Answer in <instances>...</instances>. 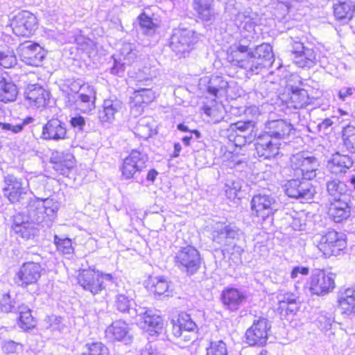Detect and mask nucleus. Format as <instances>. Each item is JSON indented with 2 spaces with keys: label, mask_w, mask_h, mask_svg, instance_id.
I'll list each match as a JSON object with an SVG mask.
<instances>
[{
  "label": "nucleus",
  "mask_w": 355,
  "mask_h": 355,
  "mask_svg": "<svg viewBox=\"0 0 355 355\" xmlns=\"http://www.w3.org/2000/svg\"><path fill=\"white\" fill-rule=\"evenodd\" d=\"M59 207V203L52 198H33L29 200L26 213L33 223L50 228L57 218Z\"/></svg>",
  "instance_id": "obj_1"
},
{
  "label": "nucleus",
  "mask_w": 355,
  "mask_h": 355,
  "mask_svg": "<svg viewBox=\"0 0 355 355\" xmlns=\"http://www.w3.org/2000/svg\"><path fill=\"white\" fill-rule=\"evenodd\" d=\"M274 60L272 49L270 45L263 43L257 46L247 54V60H240L241 68L248 74L258 73L259 71L270 66Z\"/></svg>",
  "instance_id": "obj_2"
},
{
  "label": "nucleus",
  "mask_w": 355,
  "mask_h": 355,
  "mask_svg": "<svg viewBox=\"0 0 355 355\" xmlns=\"http://www.w3.org/2000/svg\"><path fill=\"white\" fill-rule=\"evenodd\" d=\"M78 282L85 291L90 292L94 295L113 284L118 288L120 287L111 274L99 273L94 270H83L78 275Z\"/></svg>",
  "instance_id": "obj_3"
},
{
  "label": "nucleus",
  "mask_w": 355,
  "mask_h": 355,
  "mask_svg": "<svg viewBox=\"0 0 355 355\" xmlns=\"http://www.w3.org/2000/svg\"><path fill=\"white\" fill-rule=\"evenodd\" d=\"M198 326L191 315L181 313L176 322L173 320L172 334L182 347H186L197 338Z\"/></svg>",
  "instance_id": "obj_4"
},
{
  "label": "nucleus",
  "mask_w": 355,
  "mask_h": 355,
  "mask_svg": "<svg viewBox=\"0 0 355 355\" xmlns=\"http://www.w3.org/2000/svg\"><path fill=\"white\" fill-rule=\"evenodd\" d=\"M253 215L262 220L272 216L281 207L277 198L269 192H263L254 195L250 202Z\"/></svg>",
  "instance_id": "obj_5"
},
{
  "label": "nucleus",
  "mask_w": 355,
  "mask_h": 355,
  "mask_svg": "<svg viewBox=\"0 0 355 355\" xmlns=\"http://www.w3.org/2000/svg\"><path fill=\"white\" fill-rule=\"evenodd\" d=\"M175 266L187 275L195 274L200 268L202 259L200 252L193 246L181 247L174 256Z\"/></svg>",
  "instance_id": "obj_6"
},
{
  "label": "nucleus",
  "mask_w": 355,
  "mask_h": 355,
  "mask_svg": "<svg viewBox=\"0 0 355 355\" xmlns=\"http://www.w3.org/2000/svg\"><path fill=\"white\" fill-rule=\"evenodd\" d=\"M319 166L318 159L306 153H297L291 157V169L295 177L312 180L316 176Z\"/></svg>",
  "instance_id": "obj_7"
},
{
  "label": "nucleus",
  "mask_w": 355,
  "mask_h": 355,
  "mask_svg": "<svg viewBox=\"0 0 355 355\" xmlns=\"http://www.w3.org/2000/svg\"><path fill=\"white\" fill-rule=\"evenodd\" d=\"M241 231L234 224L216 223L211 229V239L218 248L228 251L236 240L239 238Z\"/></svg>",
  "instance_id": "obj_8"
},
{
  "label": "nucleus",
  "mask_w": 355,
  "mask_h": 355,
  "mask_svg": "<svg viewBox=\"0 0 355 355\" xmlns=\"http://www.w3.org/2000/svg\"><path fill=\"white\" fill-rule=\"evenodd\" d=\"M148 155L143 150H132L123 161L120 168L122 178L128 180L137 179L138 175L146 168Z\"/></svg>",
  "instance_id": "obj_9"
},
{
  "label": "nucleus",
  "mask_w": 355,
  "mask_h": 355,
  "mask_svg": "<svg viewBox=\"0 0 355 355\" xmlns=\"http://www.w3.org/2000/svg\"><path fill=\"white\" fill-rule=\"evenodd\" d=\"M291 51L293 62L301 68H311L318 62V50L305 46L299 37H291Z\"/></svg>",
  "instance_id": "obj_10"
},
{
  "label": "nucleus",
  "mask_w": 355,
  "mask_h": 355,
  "mask_svg": "<svg viewBox=\"0 0 355 355\" xmlns=\"http://www.w3.org/2000/svg\"><path fill=\"white\" fill-rule=\"evenodd\" d=\"M132 318H136L137 324L151 336L159 334L162 329V318L153 310L139 306L132 310Z\"/></svg>",
  "instance_id": "obj_11"
},
{
  "label": "nucleus",
  "mask_w": 355,
  "mask_h": 355,
  "mask_svg": "<svg viewBox=\"0 0 355 355\" xmlns=\"http://www.w3.org/2000/svg\"><path fill=\"white\" fill-rule=\"evenodd\" d=\"M285 193L291 198L309 200L315 193V188L309 180L296 177L287 180L283 186Z\"/></svg>",
  "instance_id": "obj_12"
},
{
  "label": "nucleus",
  "mask_w": 355,
  "mask_h": 355,
  "mask_svg": "<svg viewBox=\"0 0 355 355\" xmlns=\"http://www.w3.org/2000/svg\"><path fill=\"white\" fill-rule=\"evenodd\" d=\"M318 247L325 257L337 256L345 248L346 241L342 234L329 230L321 236Z\"/></svg>",
  "instance_id": "obj_13"
},
{
  "label": "nucleus",
  "mask_w": 355,
  "mask_h": 355,
  "mask_svg": "<svg viewBox=\"0 0 355 355\" xmlns=\"http://www.w3.org/2000/svg\"><path fill=\"white\" fill-rule=\"evenodd\" d=\"M196 43L193 31L187 28L174 29L171 37L170 47L180 56L189 53Z\"/></svg>",
  "instance_id": "obj_14"
},
{
  "label": "nucleus",
  "mask_w": 355,
  "mask_h": 355,
  "mask_svg": "<svg viewBox=\"0 0 355 355\" xmlns=\"http://www.w3.org/2000/svg\"><path fill=\"white\" fill-rule=\"evenodd\" d=\"M11 26L16 35L28 37L37 29V19L31 12L22 10L13 17Z\"/></svg>",
  "instance_id": "obj_15"
},
{
  "label": "nucleus",
  "mask_w": 355,
  "mask_h": 355,
  "mask_svg": "<svg viewBox=\"0 0 355 355\" xmlns=\"http://www.w3.org/2000/svg\"><path fill=\"white\" fill-rule=\"evenodd\" d=\"M43 268L38 263L27 261L24 263L16 272L15 283L21 288L36 284L41 277Z\"/></svg>",
  "instance_id": "obj_16"
},
{
  "label": "nucleus",
  "mask_w": 355,
  "mask_h": 355,
  "mask_svg": "<svg viewBox=\"0 0 355 355\" xmlns=\"http://www.w3.org/2000/svg\"><path fill=\"white\" fill-rule=\"evenodd\" d=\"M270 324L268 320L259 318L254 320L252 326L245 332V340L250 346H263L268 340Z\"/></svg>",
  "instance_id": "obj_17"
},
{
  "label": "nucleus",
  "mask_w": 355,
  "mask_h": 355,
  "mask_svg": "<svg viewBox=\"0 0 355 355\" xmlns=\"http://www.w3.org/2000/svg\"><path fill=\"white\" fill-rule=\"evenodd\" d=\"M20 60L27 65L40 66L45 57L42 47L37 43L26 41L17 48Z\"/></svg>",
  "instance_id": "obj_18"
},
{
  "label": "nucleus",
  "mask_w": 355,
  "mask_h": 355,
  "mask_svg": "<svg viewBox=\"0 0 355 355\" xmlns=\"http://www.w3.org/2000/svg\"><path fill=\"white\" fill-rule=\"evenodd\" d=\"M6 187L3 188V193L12 203L20 202L24 198L28 192V181L17 178L13 175L5 177Z\"/></svg>",
  "instance_id": "obj_19"
},
{
  "label": "nucleus",
  "mask_w": 355,
  "mask_h": 355,
  "mask_svg": "<svg viewBox=\"0 0 355 355\" xmlns=\"http://www.w3.org/2000/svg\"><path fill=\"white\" fill-rule=\"evenodd\" d=\"M335 276L323 270L313 272L311 277L310 290L312 293L322 295L331 292L335 288Z\"/></svg>",
  "instance_id": "obj_20"
},
{
  "label": "nucleus",
  "mask_w": 355,
  "mask_h": 355,
  "mask_svg": "<svg viewBox=\"0 0 355 355\" xmlns=\"http://www.w3.org/2000/svg\"><path fill=\"white\" fill-rule=\"evenodd\" d=\"M247 299L246 292L234 287H226L220 293V301L225 310L238 311Z\"/></svg>",
  "instance_id": "obj_21"
},
{
  "label": "nucleus",
  "mask_w": 355,
  "mask_h": 355,
  "mask_svg": "<svg viewBox=\"0 0 355 355\" xmlns=\"http://www.w3.org/2000/svg\"><path fill=\"white\" fill-rule=\"evenodd\" d=\"M96 92L92 85H85L82 91L68 97V102L79 107L83 112H89L95 107Z\"/></svg>",
  "instance_id": "obj_22"
},
{
  "label": "nucleus",
  "mask_w": 355,
  "mask_h": 355,
  "mask_svg": "<svg viewBox=\"0 0 355 355\" xmlns=\"http://www.w3.org/2000/svg\"><path fill=\"white\" fill-rule=\"evenodd\" d=\"M26 104L33 109L44 107L49 100V92L39 84H30L24 91Z\"/></svg>",
  "instance_id": "obj_23"
},
{
  "label": "nucleus",
  "mask_w": 355,
  "mask_h": 355,
  "mask_svg": "<svg viewBox=\"0 0 355 355\" xmlns=\"http://www.w3.org/2000/svg\"><path fill=\"white\" fill-rule=\"evenodd\" d=\"M255 150L259 158L270 159L279 154V144L263 132L257 138Z\"/></svg>",
  "instance_id": "obj_24"
},
{
  "label": "nucleus",
  "mask_w": 355,
  "mask_h": 355,
  "mask_svg": "<svg viewBox=\"0 0 355 355\" xmlns=\"http://www.w3.org/2000/svg\"><path fill=\"white\" fill-rule=\"evenodd\" d=\"M192 8L193 15L203 23L211 24L218 15L214 0H192Z\"/></svg>",
  "instance_id": "obj_25"
},
{
  "label": "nucleus",
  "mask_w": 355,
  "mask_h": 355,
  "mask_svg": "<svg viewBox=\"0 0 355 355\" xmlns=\"http://www.w3.org/2000/svg\"><path fill=\"white\" fill-rule=\"evenodd\" d=\"M244 35L243 38L236 40L227 49V60L233 65L241 68L240 60H247V54L253 51L250 48L251 42Z\"/></svg>",
  "instance_id": "obj_26"
},
{
  "label": "nucleus",
  "mask_w": 355,
  "mask_h": 355,
  "mask_svg": "<svg viewBox=\"0 0 355 355\" xmlns=\"http://www.w3.org/2000/svg\"><path fill=\"white\" fill-rule=\"evenodd\" d=\"M122 101L116 97L105 99L98 117L103 126H109L115 120V115L122 109Z\"/></svg>",
  "instance_id": "obj_27"
},
{
  "label": "nucleus",
  "mask_w": 355,
  "mask_h": 355,
  "mask_svg": "<svg viewBox=\"0 0 355 355\" xmlns=\"http://www.w3.org/2000/svg\"><path fill=\"white\" fill-rule=\"evenodd\" d=\"M67 135L65 123L58 119L53 118L43 125L40 137L46 141H58L67 138Z\"/></svg>",
  "instance_id": "obj_28"
},
{
  "label": "nucleus",
  "mask_w": 355,
  "mask_h": 355,
  "mask_svg": "<svg viewBox=\"0 0 355 355\" xmlns=\"http://www.w3.org/2000/svg\"><path fill=\"white\" fill-rule=\"evenodd\" d=\"M199 85L214 97L223 96L228 88L227 81L221 76L211 75L200 79Z\"/></svg>",
  "instance_id": "obj_29"
},
{
  "label": "nucleus",
  "mask_w": 355,
  "mask_h": 355,
  "mask_svg": "<svg viewBox=\"0 0 355 355\" xmlns=\"http://www.w3.org/2000/svg\"><path fill=\"white\" fill-rule=\"evenodd\" d=\"M326 189L329 202L350 199V190L347 184L337 178L327 180Z\"/></svg>",
  "instance_id": "obj_30"
},
{
  "label": "nucleus",
  "mask_w": 355,
  "mask_h": 355,
  "mask_svg": "<svg viewBox=\"0 0 355 355\" xmlns=\"http://www.w3.org/2000/svg\"><path fill=\"white\" fill-rule=\"evenodd\" d=\"M280 98L288 107L295 109L302 108L310 103L306 90L293 87L288 89V93L283 94Z\"/></svg>",
  "instance_id": "obj_31"
},
{
  "label": "nucleus",
  "mask_w": 355,
  "mask_h": 355,
  "mask_svg": "<svg viewBox=\"0 0 355 355\" xmlns=\"http://www.w3.org/2000/svg\"><path fill=\"white\" fill-rule=\"evenodd\" d=\"M294 130L293 125L284 119L271 120L266 123L264 132L280 140L286 138Z\"/></svg>",
  "instance_id": "obj_32"
},
{
  "label": "nucleus",
  "mask_w": 355,
  "mask_h": 355,
  "mask_svg": "<svg viewBox=\"0 0 355 355\" xmlns=\"http://www.w3.org/2000/svg\"><path fill=\"white\" fill-rule=\"evenodd\" d=\"M105 334L110 339L122 341L125 344L131 342L132 338L128 324L121 320L113 322L107 328Z\"/></svg>",
  "instance_id": "obj_33"
},
{
  "label": "nucleus",
  "mask_w": 355,
  "mask_h": 355,
  "mask_svg": "<svg viewBox=\"0 0 355 355\" xmlns=\"http://www.w3.org/2000/svg\"><path fill=\"white\" fill-rule=\"evenodd\" d=\"M329 214L336 223L347 220L351 215L350 199L330 202Z\"/></svg>",
  "instance_id": "obj_34"
},
{
  "label": "nucleus",
  "mask_w": 355,
  "mask_h": 355,
  "mask_svg": "<svg viewBox=\"0 0 355 355\" xmlns=\"http://www.w3.org/2000/svg\"><path fill=\"white\" fill-rule=\"evenodd\" d=\"M203 114L207 120L210 123H218L224 119L225 116V109L220 102L213 100L207 102L202 107Z\"/></svg>",
  "instance_id": "obj_35"
},
{
  "label": "nucleus",
  "mask_w": 355,
  "mask_h": 355,
  "mask_svg": "<svg viewBox=\"0 0 355 355\" xmlns=\"http://www.w3.org/2000/svg\"><path fill=\"white\" fill-rule=\"evenodd\" d=\"M352 164L353 162L349 156L336 153L332 155L331 159L328 162L327 168L331 173L338 175L345 173Z\"/></svg>",
  "instance_id": "obj_36"
},
{
  "label": "nucleus",
  "mask_w": 355,
  "mask_h": 355,
  "mask_svg": "<svg viewBox=\"0 0 355 355\" xmlns=\"http://www.w3.org/2000/svg\"><path fill=\"white\" fill-rule=\"evenodd\" d=\"M338 302L343 313L349 315L353 313L355 311V290L348 288L340 291L338 294Z\"/></svg>",
  "instance_id": "obj_37"
},
{
  "label": "nucleus",
  "mask_w": 355,
  "mask_h": 355,
  "mask_svg": "<svg viewBox=\"0 0 355 355\" xmlns=\"http://www.w3.org/2000/svg\"><path fill=\"white\" fill-rule=\"evenodd\" d=\"M138 19L139 30L143 35L148 37H154L156 36L159 28L157 19L150 17L144 12L138 17Z\"/></svg>",
  "instance_id": "obj_38"
},
{
  "label": "nucleus",
  "mask_w": 355,
  "mask_h": 355,
  "mask_svg": "<svg viewBox=\"0 0 355 355\" xmlns=\"http://www.w3.org/2000/svg\"><path fill=\"white\" fill-rule=\"evenodd\" d=\"M116 292L117 293L115 299L116 309L121 313H129L132 317V310H135L137 308H132L135 302L130 291H125V293H123L118 288L116 290Z\"/></svg>",
  "instance_id": "obj_39"
},
{
  "label": "nucleus",
  "mask_w": 355,
  "mask_h": 355,
  "mask_svg": "<svg viewBox=\"0 0 355 355\" xmlns=\"http://www.w3.org/2000/svg\"><path fill=\"white\" fill-rule=\"evenodd\" d=\"M355 10V5L351 0H340L334 5V14L338 20L351 19Z\"/></svg>",
  "instance_id": "obj_40"
},
{
  "label": "nucleus",
  "mask_w": 355,
  "mask_h": 355,
  "mask_svg": "<svg viewBox=\"0 0 355 355\" xmlns=\"http://www.w3.org/2000/svg\"><path fill=\"white\" fill-rule=\"evenodd\" d=\"M18 94L17 86L0 76V101L4 103L15 101Z\"/></svg>",
  "instance_id": "obj_41"
},
{
  "label": "nucleus",
  "mask_w": 355,
  "mask_h": 355,
  "mask_svg": "<svg viewBox=\"0 0 355 355\" xmlns=\"http://www.w3.org/2000/svg\"><path fill=\"white\" fill-rule=\"evenodd\" d=\"M145 87H137V89L135 91L132 103L135 106L148 104L155 99V93L152 90V88H146Z\"/></svg>",
  "instance_id": "obj_42"
},
{
  "label": "nucleus",
  "mask_w": 355,
  "mask_h": 355,
  "mask_svg": "<svg viewBox=\"0 0 355 355\" xmlns=\"http://www.w3.org/2000/svg\"><path fill=\"white\" fill-rule=\"evenodd\" d=\"M149 291L155 295H168V283L164 277H155L150 279L147 285Z\"/></svg>",
  "instance_id": "obj_43"
},
{
  "label": "nucleus",
  "mask_w": 355,
  "mask_h": 355,
  "mask_svg": "<svg viewBox=\"0 0 355 355\" xmlns=\"http://www.w3.org/2000/svg\"><path fill=\"white\" fill-rule=\"evenodd\" d=\"M17 312L19 313L18 325L21 329L28 331L35 327V321L31 315L30 309L24 304H21Z\"/></svg>",
  "instance_id": "obj_44"
},
{
  "label": "nucleus",
  "mask_w": 355,
  "mask_h": 355,
  "mask_svg": "<svg viewBox=\"0 0 355 355\" xmlns=\"http://www.w3.org/2000/svg\"><path fill=\"white\" fill-rule=\"evenodd\" d=\"M279 309L283 311H285L286 314L295 313L298 306L297 304V296L291 293L283 295L279 300Z\"/></svg>",
  "instance_id": "obj_45"
},
{
  "label": "nucleus",
  "mask_w": 355,
  "mask_h": 355,
  "mask_svg": "<svg viewBox=\"0 0 355 355\" xmlns=\"http://www.w3.org/2000/svg\"><path fill=\"white\" fill-rule=\"evenodd\" d=\"M155 133L153 127L150 125V119L148 118L141 119L134 130V134L136 137L145 140Z\"/></svg>",
  "instance_id": "obj_46"
},
{
  "label": "nucleus",
  "mask_w": 355,
  "mask_h": 355,
  "mask_svg": "<svg viewBox=\"0 0 355 355\" xmlns=\"http://www.w3.org/2000/svg\"><path fill=\"white\" fill-rule=\"evenodd\" d=\"M21 304L12 298L9 293H4L0 295V313H15Z\"/></svg>",
  "instance_id": "obj_47"
},
{
  "label": "nucleus",
  "mask_w": 355,
  "mask_h": 355,
  "mask_svg": "<svg viewBox=\"0 0 355 355\" xmlns=\"http://www.w3.org/2000/svg\"><path fill=\"white\" fill-rule=\"evenodd\" d=\"M53 159H55L54 161V169L63 175H68L70 169L74 166L73 157L69 154H67L64 159L62 157L58 159L53 157Z\"/></svg>",
  "instance_id": "obj_48"
},
{
  "label": "nucleus",
  "mask_w": 355,
  "mask_h": 355,
  "mask_svg": "<svg viewBox=\"0 0 355 355\" xmlns=\"http://www.w3.org/2000/svg\"><path fill=\"white\" fill-rule=\"evenodd\" d=\"M343 145L352 153H355V127L347 125L343 128Z\"/></svg>",
  "instance_id": "obj_49"
},
{
  "label": "nucleus",
  "mask_w": 355,
  "mask_h": 355,
  "mask_svg": "<svg viewBox=\"0 0 355 355\" xmlns=\"http://www.w3.org/2000/svg\"><path fill=\"white\" fill-rule=\"evenodd\" d=\"M234 24L240 30L251 33L254 29V22L252 17L245 12H239L236 15Z\"/></svg>",
  "instance_id": "obj_50"
},
{
  "label": "nucleus",
  "mask_w": 355,
  "mask_h": 355,
  "mask_svg": "<svg viewBox=\"0 0 355 355\" xmlns=\"http://www.w3.org/2000/svg\"><path fill=\"white\" fill-rule=\"evenodd\" d=\"M138 52L135 49V44L132 43H123L119 58H121L123 61H126L128 65L133 63L137 58Z\"/></svg>",
  "instance_id": "obj_51"
},
{
  "label": "nucleus",
  "mask_w": 355,
  "mask_h": 355,
  "mask_svg": "<svg viewBox=\"0 0 355 355\" xmlns=\"http://www.w3.org/2000/svg\"><path fill=\"white\" fill-rule=\"evenodd\" d=\"M155 76V71L152 73L149 67H144L141 71H139L136 74L137 87H151L153 85V78Z\"/></svg>",
  "instance_id": "obj_52"
},
{
  "label": "nucleus",
  "mask_w": 355,
  "mask_h": 355,
  "mask_svg": "<svg viewBox=\"0 0 355 355\" xmlns=\"http://www.w3.org/2000/svg\"><path fill=\"white\" fill-rule=\"evenodd\" d=\"M255 124L256 122L253 119H250L246 121H238L232 123L230 125V128L235 133L252 135Z\"/></svg>",
  "instance_id": "obj_53"
},
{
  "label": "nucleus",
  "mask_w": 355,
  "mask_h": 355,
  "mask_svg": "<svg viewBox=\"0 0 355 355\" xmlns=\"http://www.w3.org/2000/svg\"><path fill=\"white\" fill-rule=\"evenodd\" d=\"M75 42L77 44L78 49L82 50L88 55L94 53L96 50V43L91 39L81 35L76 37Z\"/></svg>",
  "instance_id": "obj_54"
},
{
  "label": "nucleus",
  "mask_w": 355,
  "mask_h": 355,
  "mask_svg": "<svg viewBox=\"0 0 355 355\" xmlns=\"http://www.w3.org/2000/svg\"><path fill=\"white\" fill-rule=\"evenodd\" d=\"M334 320V314L332 312L322 311L319 313L315 324L321 330H327L330 329Z\"/></svg>",
  "instance_id": "obj_55"
},
{
  "label": "nucleus",
  "mask_w": 355,
  "mask_h": 355,
  "mask_svg": "<svg viewBox=\"0 0 355 355\" xmlns=\"http://www.w3.org/2000/svg\"><path fill=\"white\" fill-rule=\"evenodd\" d=\"M53 243L56 245L57 250L62 254L69 255L73 253L74 249L70 239L62 238L58 235H54Z\"/></svg>",
  "instance_id": "obj_56"
},
{
  "label": "nucleus",
  "mask_w": 355,
  "mask_h": 355,
  "mask_svg": "<svg viewBox=\"0 0 355 355\" xmlns=\"http://www.w3.org/2000/svg\"><path fill=\"white\" fill-rule=\"evenodd\" d=\"M108 348L101 342L87 343L83 355H108Z\"/></svg>",
  "instance_id": "obj_57"
},
{
  "label": "nucleus",
  "mask_w": 355,
  "mask_h": 355,
  "mask_svg": "<svg viewBox=\"0 0 355 355\" xmlns=\"http://www.w3.org/2000/svg\"><path fill=\"white\" fill-rule=\"evenodd\" d=\"M206 355H228L226 344L223 340L211 342L206 348Z\"/></svg>",
  "instance_id": "obj_58"
},
{
  "label": "nucleus",
  "mask_w": 355,
  "mask_h": 355,
  "mask_svg": "<svg viewBox=\"0 0 355 355\" xmlns=\"http://www.w3.org/2000/svg\"><path fill=\"white\" fill-rule=\"evenodd\" d=\"M17 64V58L13 51L0 52V66L4 68H12Z\"/></svg>",
  "instance_id": "obj_59"
},
{
  "label": "nucleus",
  "mask_w": 355,
  "mask_h": 355,
  "mask_svg": "<svg viewBox=\"0 0 355 355\" xmlns=\"http://www.w3.org/2000/svg\"><path fill=\"white\" fill-rule=\"evenodd\" d=\"M1 347L7 354L19 353L23 351L24 345L12 340H3L1 343Z\"/></svg>",
  "instance_id": "obj_60"
},
{
  "label": "nucleus",
  "mask_w": 355,
  "mask_h": 355,
  "mask_svg": "<svg viewBox=\"0 0 355 355\" xmlns=\"http://www.w3.org/2000/svg\"><path fill=\"white\" fill-rule=\"evenodd\" d=\"M355 94V87H343L338 91L337 99L342 102H349Z\"/></svg>",
  "instance_id": "obj_61"
},
{
  "label": "nucleus",
  "mask_w": 355,
  "mask_h": 355,
  "mask_svg": "<svg viewBox=\"0 0 355 355\" xmlns=\"http://www.w3.org/2000/svg\"><path fill=\"white\" fill-rule=\"evenodd\" d=\"M34 223L32 222L28 223L20 228H17L15 232L19 234L22 238L25 239H30L35 234V229L33 227Z\"/></svg>",
  "instance_id": "obj_62"
},
{
  "label": "nucleus",
  "mask_w": 355,
  "mask_h": 355,
  "mask_svg": "<svg viewBox=\"0 0 355 355\" xmlns=\"http://www.w3.org/2000/svg\"><path fill=\"white\" fill-rule=\"evenodd\" d=\"M48 322L49 323V328H50L53 331H57L58 332H62L65 327V325L62 322V318L60 316L55 315L49 316Z\"/></svg>",
  "instance_id": "obj_63"
},
{
  "label": "nucleus",
  "mask_w": 355,
  "mask_h": 355,
  "mask_svg": "<svg viewBox=\"0 0 355 355\" xmlns=\"http://www.w3.org/2000/svg\"><path fill=\"white\" fill-rule=\"evenodd\" d=\"M114 58V64L113 66L110 68V72L113 75H117L121 76L125 69V65H128L125 62L126 61H123L121 58H119L118 59Z\"/></svg>",
  "instance_id": "obj_64"
}]
</instances>
